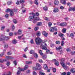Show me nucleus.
Wrapping results in <instances>:
<instances>
[{"instance_id": "obj_1", "label": "nucleus", "mask_w": 75, "mask_h": 75, "mask_svg": "<svg viewBox=\"0 0 75 75\" xmlns=\"http://www.w3.org/2000/svg\"><path fill=\"white\" fill-rule=\"evenodd\" d=\"M35 42L37 45H40V44L41 43L42 41L40 38H38L35 39Z\"/></svg>"}, {"instance_id": "obj_2", "label": "nucleus", "mask_w": 75, "mask_h": 75, "mask_svg": "<svg viewBox=\"0 0 75 75\" xmlns=\"http://www.w3.org/2000/svg\"><path fill=\"white\" fill-rule=\"evenodd\" d=\"M36 67H33V70H38L41 69V65L38 63H37L36 64Z\"/></svg>"}, {"instance_id": "obj_3", "label": "nucleus", "mask_w": 75, "mask_h": 75, "mask_svg": "<svg viewBox=\"0 0 75 75\" xmlns=\"http://www.w3.org/2000/svg\"><path fill=\"white\" fill-rule=\"evenodd\" d=\"M30 15H32L33 16H30L28 18L29 21H31L32 20L34 19V18L36 17V16H35V14L34 13H29Z\"/></svg>"}, {"instance_id": "obj_4", "label": "nucleus", "mask_w": 75, "mask_h": 75, "mask_svg": "<svg viewBox=\"0 0 75 75\" xmlns=\"http://www.w3.org/2000/svg\"><path fill=\"white\" fill-rule=\"evenodd\" d=\"M1 39L0 40L2 41L3 40H8L9 38H8V37H6L5 36H2L1 37Z\"/></svg>"}, {"instance_id": "obj_5", "label": "nucleus", "mask_w": 75, "mask_h": 75, "mask_svg": "<svg viewBox=\"0 0 75 75\" xmlns=\"http://www.w3.org/2000/svg\"><path fill=\"white\" fill-rule=\"evenodd\" d=\"M39 20L40 19L38 18L36 16L33 19L32 22L34 24H35V23H37V21L38 20Z\"/></svg>"}, {"instance_id": "obj_6", "label": "nucleus", "mask_w": 75, "mask_h": 75, "mask_svg": "<svg viewBox=\"0 0 75 75\" xmlns=\"http://www.w3.org/2000/svg\"><path fill=\"white\" fill-rule=\"evenodd\" d=\"M16 10H17V9H15L14 10L11 11V12H10V15L11 16H14V13L13 12V11H16Z\"/></svg>"}, {"instance_id": "obj_7", "label": "nucleus", "mask_w": 75, "mask_h": 75, "mask_svg": "<svg viewBox=\"0 0 75 75\" xmlns=\"http://www.w3.org/2000/svg\"><path fill=\"white\" fill-rule=\"evenodd\" d=\"M42 34L43 35H44L45 37H47L48 36V33H46V32L45 31H43L42 32Z\"/></svg>"}, {"instance_id": "obj_8", "label": "nucleus", "mask_w": 75, "mask_h": 75, "mask_svg": "<svg viewBox=\"0 0 75 75\" xmlns=\"http://www.w3.org/2000/svg\"><path fill=\"white\" fill-rule=\"evenodd\" d=\"M40 47L41 48H42V50H47V47H46L44 46V45H42Z\"/></svg>"}, {"instance_id": "obj_9", "label": "nucleus", "mask_w": 75, "mask_h": 75, "mask_svg": "<svg viewBox=\"0 0 75 75\" xmlns=\"http://www.w3.org/2000/svg\"><path fill=\"white\" fill-rule=\"evenodd\" d=\"M66 25H67V23H66L63 22L60 23V26L62 27H64V26Z\"/></svg>"}, {"instance_id": "obj_10", "label": "nucleus", "mask_w": 75, "mask_h": 75, "mask_svg": "<svg viewBox=\"0 0 75 75\" xmlns=\"http://www.w3.org/2000/svg\"><path fill=\"white\" fill-rule=\"evenodd\" d=\"M6 59H7L9 60V59H13L14 57H11V56H6Z\"/></svg>"}, {"instance_id": "obj_11", "label": "nucleus", "mask_w": 75, "mask_h": 75, "mask_svg": "<svg viewBox=\"0 0 75 75\" xmlns=\"http://www.w3.org/2000/svg\"><path fill=\"white\" fill-rule=\"evenodd\" d=\"M60 64H61V65H62V67H63L65 69H67V67L65 65V63H60Z\"/></svg>"}, {"instance_id": "obj_12", "label": "nucleus", "mask_w": 75, "mask_h": 75, "mask_svg": "<svg viewBox=\"0 0 75 75\" xmlns=\"http://www.w3.org/2000/svg\"><path fill=\"white\" fill-rule=\"evenodd\" d=\"M58 11H59V10L57 8H55L53 10L54 13H57L58 12Z\"/></svg>"}, {"instance_id": "obj_13", "label": "nucleus", "mask_w": 75, "mask_h": 75, "mask_svg": "<svg viewBox=\"0 0 75 75\" xmlns=\"http://www.w3.org/2000/svg\"><path fill=\"white\" fill-rule=\"evenodd\" d=\"M40 75H45V73L43 72V71H41L39 72Z\"/></svg>"}, {"instance_id": "obj_14", "label": "nucleus", "mask_w": 75, "mask_h": 75, "mask_svg": "<svg viewBox=\"0 0 75 75\" xmlns=\"http://www.w3.org/2000/svg\"><path fill=\"white\" fill-rule=\"evenodd\" d=\"M61 2L63 4H66V1L64 0H61Z\"/></svg>"}, {"instance_id": "obj_15", "label": "nucleus", "mask_w": 75, "mask_h": 75, "mask_svg": "<svg viewBox=\"0 0 75 75\" xmlns=\"http://www.w3.org/2000/svg\"><path fill=\"white\" fill-rule=\"evenodd\" d=\"M44 69H45V70L48 69V67L47 66V64H44Z\"/></svg>"}, {"instance_id": "obj_16", "label": "nucleus", "mask_w": 75, "mask_h": 75, "mask_svg": "<svg viewBox=\"0 0 75 75\" xmlns=\"http://www.w3.org/2000/svg\"><path fill=\"white\" fill-rule=\"evenodd\" d=\"M17 42V41L16 40L14 39L12 41V43L14 44H16Z\"/></svg>"}, {"instance_id": "obj_17", "label": "nucleus", "mask_w": 75, "mask_h": 75, "mask_svg": "<svg viewBox=\"0 0 75 75\" xmlns=\"http://www.w3.org/2000/svg\"><path fill=\"white\" fill-rule=\"evenodd\" d=\"M18 34L19 35H20L22 34V30H18Z\"/></svg>"}, {"instance_id": "obj_18", "label": "nucleus", "mask_w": 75, "mask_h": 75, "mask_svg": "<svg viewBox=\"0 0 75 75\" xmlns=\"http://www.w3.org/2000/svg\"><path fill=\"white\" fill-rule=\"evenodd\" d=\"M41 25H42V23L41 22H38L37 23V26H40Z\"/></svg>"}, {"instance_id": "obj_19", "label": "nucleus", "mask_w": 75, "mask_h": 75, "mask_svg": "<svg viewBox=\"0 0 75 75\" xmlns=\"http://www.w3.org/2000/svg\"><path fill=\"white\" fill-rule=\"evenodd\" d=\"M54 4L55 5H58L59 4V1H55L54 2Z\"/></svg>"}, {"instance_id": "obj_20", "label": "nucleus", "mask_w": 75, "mask_h": 75, "mask_svg": "<svg viewBox=\"0 0 75 75\" xmlns=\"http://www.w3.org/2000/svg\"><path fill=\"white\" fill-rule=\"evenodd\" d=\"M72 10L73 11H74V8L70 7L69 8V11H72Z\"/></svg>"}, {"instance_id": "obj_21", "label": "nucleus", "mask_w": 75, "mask_h": 75, "mask_svg": "<svg viewBox=\"0 0 75 75\" xmlns=\"http://www.w3.org/2000/svg\"><path fill=\"white\" fill-rule=\"evenodd\" d=\"M58 35L59 37H62L63 36H64V34L61 33H59Z\"/></svg>"}, {"instance_id": "obj_22", "label": "nucleus", "mask_w": 75, "mask_h": 75, "mask_svg": "<svg viewBox=\"0 0 75 75\" xmlns=\"http://www.w3.org/2000/svg\"><path fill=\"white\" fill-rule=\"evenodd\" d=\"M37 36L39 37L41 35V33L40 32H38L36 34Z\"/></svg>"}, {"instance_id": "obj_23", "label": "nucleus", "mask_w": 75, "mask_h": 75, "mask_svg": "<svg viewBox=\"0 0 75 75\" xmlns=\"http://www.w3.org/2000/svg\"><path fill=\"white\" fill-rule=\"evenodd\" d=\"M32 62L30 61H27L26 62V64H31Z\"/></svg>"}, {"instance_id": "obj_24", "label": "nucleus", "mask_w": 75, "mask_h": 75, "mask_svg": "<svg viewBox=\"0 0 75 75\" xmlns=\"http://www.w3.org/2000/svg\"><path fill=\"white\" fill-rule=\"evenodd\" d=\"M30 54H35L34 51L31 50H30Z\"/></svg>"}, {"instance_id": "obj_25", "label": "nucleus", "mask_w": 75, "mask_h": 75, "mask_svg": "<svg viewBox=\"0 0 75 75\" xmlns=\"http://www.w3.org/2000/svg\"><path fill=\"white\" fill-rule=\"evenodd\" d=\"M71 72L72 73H74V72H75V69H72L71 70Z\"/></svg>"}, {"instance_id": "obj_26", "label": "nucleus", "mask_w": 75, "mask_h": 75, "mask_svg": "<svg viewBox=\"0 0 75 75\" xmlns=\"http://www.w3.org/2000/svg\"><path fill=\"white\" fill-rule=\"evenodd\" d=\"M12 10L10 9H8L6 10V13H8V12H11Z\"/></svg>"}, {"instance_id": "obj_27", "label": "nucleus", "mask_w": 75, "mask_h": 75, "mask_svg": "<svg viewBox=\"0 0 75 75\" xmlns=\"http://www.w3.org/2000/svg\"><path fill=\"white\" fill-rule=\"evenodd\" d=\"M9 17V15L7 13L5 16V18H8V17Z\"/></svg>"}, {"instance_id": "obj_28", "label": "nucleus", "mask_w": 75, "mask_h": 75, "mask_svg": "<svg viewBox=\"0 0 75 75\" xmlns=\"http://www.w3.org/2000/svg\"><path fill=\"white\" fill-rule=\"evenodd\" d=\"M70 37L71 38H74V34L73 33H71L70 34Z\"/></svg>"}, {"instance_id": "obj_29", "label": "nucleus", "mask_w": 75, "mask_h": 75, "mask_svg": "<svg viewBox=\"0 0 75 75\" xmlns=\"http://www.w3.org/2000/svg\"><path fill=\"white\" fill-rule=\"evenodd\" d=\"M11 3H12V1H10L7 2L8 5H10Z\"/></svg>"}, {"instance_id": "obj_30", "label": "nucleus", "mask_w": 75, "mask_h": 75, "mask_svg": "<svg viewBox=\"0 0 75 75\" xmlns=\"http://www.w3.org/2000/svg\"><path fill=\"white\" fill-rule=\"evenodd\" d=\"M66 29L65 28H63L62 30V33H65V32H66Z\"/></svg>"}, {"instance_id": "obj_31", "label": "nucleus", "mask_w": 75, "mask_h": 75, "mask_svg": "<svg viewBox=\"0 0 75 75\" xmlns=\"http://www.w3.org/2000/svg\"><path fill=\"white\" fill-rule=\"evenodd\" d=\"M34 56L35 58H38V54L37 53H35L34 54Z\"/></svg>"}, {"instance_id": "obj_32", "label": "nucleus", "mask_w": 75, "mask_h": 75, "mask_svg": "<svg viewBox=\"0 0 75 75\" xmlns=\"http://www.w3.org/2000/svg\"><path fill=\"white\" fill-rule=\"evenodd\" d=\"M47 58V56L46 55H45L44 56H43L42 57V58L43 59H46Z\"/></svg>"}, {"instance_id": "obj_33", "label": "nucleus", "mask_w": 75, "mask_h": 75, "mask_svg": "<svg viewBox=\"0 0 75 75\" xmlns=\"http://www.w3.org/2000/svg\"><path fill=\"white\" fill-rule=\"evenodd\" d=\"M43 9L44 10H45V11H47V10H48V8L47 6H45L43 8Z\"/></svg>"}, {"instance_id": "obj_34", "label": "nucleus", "mask_w": 75, "mask_h": 75, "mask_svg": "<svg viewBox=\"0 0 75 75\" xmlns=\"http://www.w3.org/2000/svg\"><path fill=\"white\" fill-rule=\"evenodd\" d=\"M54 64L55 65L57 66H58V65H59V62L57 61Z\"/></svg>"}, {"instance_id": "obj_35", "label": "nucleus", "mask_w": 75, "mask_h": 75, "mask_svg": "<svg viewBox=\"0 0 75 75\" xmlns=\"http://www.w3.org/2000/svg\"><path fill=\"white\" fill-rule=\"evenodd\" d=\"M61 48V46H60L59 47H56V49L57 50H59Z\"/></svg>"}, {"instance_id": "obj_36", "label": "nucleus", "mask_w": 75, "mask_h": 75, "mask_svg": "<svg viewBox=\"0 0 75 75\" xmlns=\"http://www.w3.org/2000/svg\"><path fill=\"white\" fill-rule=\"evenodd\" d=\"M28 66L27 65H25V67L24 69L25 70L26 69H28Z\"/></svg>"}, {"instance_id": "obj_37", "label": "nucleus", "mask_w": 75, "mask_h": 75, "mask_svg": "<svg viewBox=\"0 0 75 75\" xmlns=\"http://www.w3.org/2000/svg\"><path fill=\"white\" fill-rule=\"evenodd\" d=\"M54 30V28H51V29L50 30V32H53Z\"/></svg>"}, {"instance_id": "obj_38", "label": "nucleus", "mask_w": 75, "mask_h": 75, "mask_svg": "<svg viewBox=\"0 0 75 75\" xmlns=\"http://www.w3.org/2000/svg\"><path fill=\"white\" fill-rule=\"evenodd\" d=\"M38 0H35V4H36V5H38V2H37Z\"/></svg>"}, {"instance_id": "obj_39", "label": "nucleus", "mask_w": 75, "mask_h": 75, "mask_svg": "<svg viewBox=\"0 0 75 75\" xmlns=\"http://www.w3.org/2000/svg\"><path fill=\"white\" fill-rule=\"evenodd\" d=\"M65 61V58H62V59L61 60V61L62 62V63H64V62Z\"/></svg>"}, {"instance_id": "obj_40", "label": "nucleus", "mask_w": 75, "mask_h": 75, "mask_svg": "<svg viewBox=\"0 0 75 75\" xmlns=\"http://www.w3.org/2000/svg\"><path fill=\"white\" fill-rule=\"evenodd\" d=\"M30 42L31 44H33L34 43V40H33V39H31L30 41Z\"/></svg>"}, {"instance_id": "obj_41", "label": "nucleus", "mask_w": 75, "mask_h": 75, "mask_svg": "<svg viewBox=\"0 0 75 75\" xmlns=\"http://www.w3.org/2000/svg\"><path fill=\"white\" fill-rule=\"evenodd\" d=\"M13 21L15 24H16V23H17V20L16 19H14L13 20Z\"/></svg>"}, {"instance_id": "obj_42", "label": "nucleus", "mask_w": 75, "mask_h": 75, "mask_svg": "<svg viewBox=\"0 0 75 75\" xmlns=\"http://www.w3.org/2000/svg\"><path fill=\"white\" fill-rule=\"evenodd\" d=\"M39 52L40 54L41 55H43V53H42V51H41V50H40L39 51Z\"/></svg>"}, {"instance_id": "obj_43", "label": "nucleus", "mask_w": 75, "mask_h": 75, "mask_svg": "<svg viewBox=\"0 0 75 75\" xmlns=\"http://www.w3.org/2000/svg\"><path fill=\"white\" fill-rule=\"evenodd\" d=\"M65 44V42L64 41H62L61 42V45L62 46H64V44Z\"/></svg>"}, {"instance_id": "obj_44", "label": "nucleus", "mask_w": 75, "mask_h": 75, "mask_svg": "<svg viewBox=\"0 0 75 75\" xmlns=\"http://www.w3.org/2000/svg\"><path fill=\"white\" fill-rule=\"evenodd\" d=\"M4 28H5V26H2L1 27V30H3L4 29Z\"/></svg>"}, {"instance_id": "obj_45", "label": "nucleus", "mask_w": 75, "mask_h": 75, "mask_svg": "<svg viewBox=\"0 0 75 75\" xmlns=\"http://www.w3.org/2000/svg\"><path fill=\"white\" fill-rule=\"evenodd\" d=\"M10 62H7L6 63V65L8 67H9V65H10Z\"/></svg>"}, {"instance_id": "obj_46", "label": "nucleus", "mask_w": 75, "mask_h": 75, "mask_svg": "<svg viewBox=\"0 0 75 75\" xmlns=\"http://www.w3.org/2000/svg\"><path fill=\"white\" fill-rule=\"evenodd\" d=\"M13 63L14 64H15V66H16V65L17 64V62L16 61H13Z\"/></svg>"}, {"instance_id": "obj_47", "label": "nucleus", "mask_w": 75, "mask_h": 75, "mask_svg": "<svg viewBox=\"0 0 75 75\" xmlns=\"http://www.w3.org/2000/svg\"><path fill=\"white\" fill-rule=\"evenodd\" d=\"M67 52H71V49H70L68 48L67 49Z\"/></svg>"}, {"instance_id": "obj_48", "label": "nucleus", "mask_w": 75, "mask_h": 75, "mask_svg": "<svg viewBox=\"0 0 75 75\" xmlns=\"http://www.w3.org/2000/svg\"><path fill=\"white\" fill-rule=\"evenodd\" d=\"M18 68L19 69V71H20V72H21V71H23V69L21 68L18 67Z\"/></svg>"}, {"instance_id": "obj_49", "label": "nucleus", "mask_w": 75, "mask_h": 75, "mask_svg": "<svg viewBox=\"0 0 75 75\" xmlns=\"http://www.w3.org/2000/svg\"><path fill=\"white\" fill-rule=\"evenodd\" d=\"M20 3H24V0H20Z\"/></svg>"}, {"instance_id": "obj_50", "label": "nucleus", "mask_w": 75, "mask_h": 75, "mask_svg": "<svg viewBox=\"0 0 75 75\" xmlns=\"http://www.w3.org/2000/svg\"><path fill=\"white\" fill-rule=\"evenodd\" d=\"M56 43L57 44H60V43H61V42H60L59 41H58L56 42Z\"/></svg>"}, {"instance_id": "obj_51", "label": "nucleus", "mask_w": 75, "mask_h": 75, "mask_svg": "<svg viewBox=\"0 0 75 75\" xmlns=\"http://www.w3.org/2000/svg\"><path fill=\"white\" fill-rule=\"evenodd\" d=\"M1 67L2 68V69H4L5 68V67H4V66L3 65H1Z\"/></svg>"}, {"instance_id": "obj_52", "label": "nucleus", "mask_w": 75, "mask_h": 75, "mask_svg": "<svg viewBox=\"0 0 75 75\" xmlns=\"http://www.w3.org/2000/svg\"><path fill=\"white\" fill-rule=\"evenodd\" d=\"M38 61L39 62H40V63H42V62H43V61L42 59H39Z\"/></svg>"}, {"instance_id": "obj_53", "label": "nucleus", "mask_w": 75, "mask_h": 75, "mask_svg": "<svg viewBox=\"0 0 75 75\" xmlns=\"http://www.w3.org/2000/svg\"><path fill=\"white\" fill-rule=\"evenodd\" d=\"M12 54V53H11V52H8L7 53V55H11V54Z\"/></svg>"}, {"instance_id": "obj_54", "label": "nucleus", "mask_w": 75, "mask_h": 75, "mask_svg": "<svg viewBox=\"0 0 75 75\" xmlns=\"http://www.w3.org/2000/svg\"><path fill=\"white\" fill-rule=\"evenodd\" d=\"M38 28H39L38 27H35L34 30L35 31H37V30L38 29Z\"/></svg>"}, {"instance_id": "obj_55", "label": "nucleus", "mask_w": 75, "mask_h": 75, "mask_svg": "<svg viewBox=\"0 0 75 75\" xmlns=\"http://www.w3.org/2000/svg\"><path fill=\"white\" fill-rule=\"evenodd\" d=\"M53 72H56V69L54 68L53 69Z\"/></svg>"}, {"instance_id": "obj_56", "label": "nucleus", "mask_w": 75, "mask_h": 75, "mask_svg": "<svg viewBox=\"0 0 75 75\" xmlns=\"http://www.w3.org/2000/svg\"><path fill=\"white\" fill-rule=\"evenodd\" d=\"M35 16L37 17V16H39V13L38 12L36 13Z\"/></svg>"}, {"instance_id": "obj_57", "label": "nucleus", "mask_w": 75, "mask_h": 75, "mask_svg": "<svg viewBox=\"0 0 75 75\" xmlns=\"http://www.w3.org/2000/svg\"><path fill=\"white\" fill-rule=\"evenodd\" d=\"M21 72V71H18L17 72V75H20V74Z\"/></svg>"}, {"instance_id": "obj_58", "label": "nucleus", "mask_w": 75, "mask_h": 75, "mask_svg": "<svg viewBox=\"0 0 75 75\" xmlns=\"http://www.w3.org/2000/svg\"><path fill=\"white\" fill-rule=\"evenodd\" d=\"M4 48H8V45L6 44L5 45Z\"/></svg>"}, {"instance_id": "obj_59", "label": "nucleus", "mask_w": 75, "mask_h": 75, "mask_svg": "<svg viewBox=\"0 0 75 75\" xmlns=\"http://www.w3.org/2000/svg\"><path fill=\"white\" fill-rule=\"evenodd\" d=\"M52 62H57V60H56V59H53L52 61Z\"/></svg>"}, {"instance_id": "obj_60", "label": "nucleus", "mask_w": 75, "mask_h": 75, "mask_svg": "<svg viewBox=\"0 0 75 75\" xmlns=\"http://www.w3.org/2000/svg\"><path fill=\"white\" fill-rule=\"evenodd\" d=\"M48 25L49 27H51L52 25V23H48Z\"/></svg>"}, {"instance_id": "obj_61", "label": "nucleus", "mask_w": 75, "mask_h": 75, "mask_svg": "<svg viewBox=\"0 0 75 75\" xmlns=\"http://www.w3.org/2000/svg\"><path fill=\"white\" fill-rule=\"evenodd\" d=\"M33 75H37V73L35 72V71H33Z\"/></svg>"}, {"instance_id": "obj_62", "label": "nucleus", "mask_w": 75, "mask_h": 75, "mask_svg": "<svg viewBox=\"0 0 75 75\" xmlns=\"http://www.w3.org/2000/svg\"><path fill=\"white\" fill-rule=\"evenodd\" d=\"M57 25H59L60 26H61V23H60L59 22H57Z\"/></svg>"}, {"instance_id": "obj_63", "label": "nucleus", "mask_w": 75, "mask_h": 75, "mask_svg": "<svg viewBox=\"0 0 75 75\" xmlns=\"http://www.w3.org/2000/svg\"><path fill=\"white\" fill-rule=\"evenodd\" d=\"M4 62L3 61V60L2 59H0V62H1V63H2L3 62Z\"/></svg>"}, {"instance_id": "obj_64", "label": "nucleus", "mask_w": 75, "mask_h": 75, "mask_svg": "<svg viewBox=\"0 0 75 75\" xmlns=\"http://www.w3.org/2000/svg\"><path fill=\"white\" fill-rule=\"evenodd\" d=\"M61 75H66V73L64 72L62 74H61Z\"/></svg>"}]
</instances>
